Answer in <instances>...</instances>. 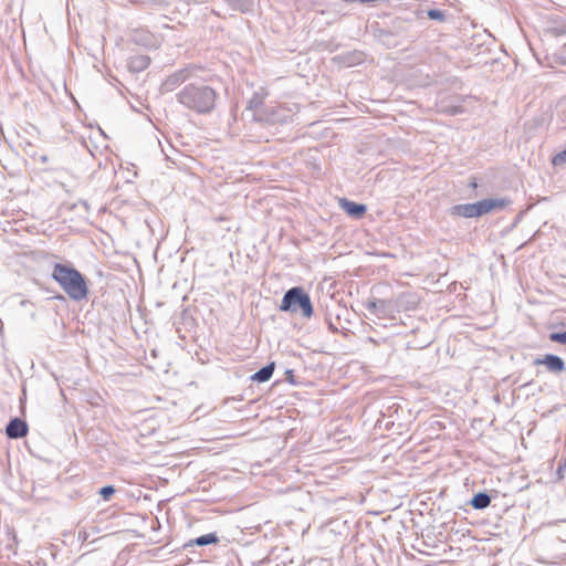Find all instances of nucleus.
I'll return each mask as SVG.
<instances>
[{
    "mask_svg": "<svg viewBox=\"0 0 566 566\" xmlns=\"http://www.w3.org/2000/svg\"><path fill=\"white\" fill-rule=\"evenodd\" d=\"M2 133V129L0 128V134Z\"/></svg>",
    "mask_w": 566,
    "mask_h": 566,
    "instance_id": "28",
    "label": "nucleus"
},
{
    "mask_svg": "<svg viewBox=\"0 0 566 566\" xmlns=\"http://www.w3.org/2000/svg\"><path fill=\"white\" fill-rule=\"evenodd\" d=\"M280 310L293 314L301 312L305 318H310L314 313L311 297L301 286H294L285 292Z\"/></svg>",
    "mask_w": 566,
    "mask_h": 566,
    "instance_id": "4",
    "label": "nucleus"
},
{
    "mask_svg": "<svg viewBox=\"0 0 566 566\" xmlns=\"http://www.w3.org/2000/svg\"><path fill=\"white\" fill-rule=\"evenodd\" d=\"M451 214L463 217V218L478 217L476 210H475V202L474 203L455 205L451 208Z\"/></svg>",
    "mask_w": 566,
    "mask_h": 566,
    "instance_id": "13",
    "label": "nucleus"
},
{
    "mask_svg": "<svg viewBox=\"0 0 566 566\" xmlns=\"http://www.w3.org/2000/svg\"><path fill=\"white\" fill-rule=\"evenodd\" d=\"M132 41L137 45L148 49H157L159 46V39L147 30L137 29L132 33Z\"/></svg>",
    "mask_w": 566,
    "mask_h": 566,
    "instance_id": "8",
    "label": "nucleus"
},
{
    "mask_svg": "<svg viewBox=\"0 0 566 566\" xmlns=\"http://www.w3.org/2000/svg\"><path fill=\"white\" fill-rule=\"evenodd\" d=\"M326 323H327L328 329L331 332H333V333H337L338 332V328L335 326V324L332 322V319L326 318Z\"/></svg>",
    "mask_w": 566,
    "mask_h": 566,
    "instance_id": "25",
    "label": "nucleus"
},
{
    "mask_svg": "<svg viewBox=\"0 0 566 566\" xmlns=\"http://www.w3.org/2000/svg\"><path fill=\"white\" fill-rule=\"evenodd\" d=\"M511 203L509 199L486 198L475 202L476 216L481 217L496 209H504Z\"/></svg>",
    "mask_w": 566,
    "mask_h": 566,
    "instance_id": "6",
    "label": "nucleus"
},
{
    "mask_svg": "<svg viewBox=\"0 0 566 566\" xmlns=\"http://www.w3.org/2000/svg\"><path fill=\"white\" fill-rule=\"evenodd\" d=\"M6 433L10 439L23 438L28 433V424L20 418H13L7 424Z\"/></svg>",
    "mask_w": 566,
    "mask_h": 566,
    "instance_id": "10",
    "label": "nucleus"
},
{
    "mask_svg": "<svg viewBox=\"0 0 566 566\" xmlns=\"http://www.w3.org/2000/svg\"><path fill=\"white\" fill-rule=\"evenodd\" d=\"M565 472H566V459H565V462L563 464H560L556 471L557 481H560L564 479Z\"/></svg>",
    "mask_w": 566,
    "mask_h": 566,
    "instance_id": "23",
    "label": "nucleus"
},
{
    "mask_svg": "<svg viewBox=\"0 0 566 566\" xmlns=\"http://www.w3.org/2000/svg\"><path fill=\"white\" fill-rule=\"evenodd\" d=\"M314 4H316L317 7H319L322 4L321 1H317V2H314Z\"/></svg>",
    "mask_w": 566,
    "mask_h": 566,
    "instance_id": "27",
    "label": "nucleus"
},
{
    "mask_svg": "<svg viewBox=\"0 0 566 566\" xmlns=\"http://www.w3.org/2000/svg\"><path fill=\"white\" fill-rule=\"evenodd\" d=\"M286 375H287V379L290 380V382L293 384L294 382V380H293V370H287Z\"/></svg>",
    "mask_w": 566,
    "mask_h": 566,
    "instance_id": "26",
    "label": "nucleus"
},
{
    "mask_svg": "<svg viewBox=\"0 0 566 566\" xmlns=\"http://www.w3.org/2000/svg\"><path fill=\"white\" fill-rule=\"evenodd\" d=\"M388 304H389V302H386L384 300H374L368 303L367 308L375 313H377V312L386 313Z\"/></svg>",
    "mask_w": 566,
    "mask_h": 566,
    "instance_id": "17",
    "label": "nucleus"
},
{
    "mask_svg": "<svg viewBox=\"0 0 566 566\" xmlns=\"http://www.w3.org/2000/svg\"><path fill=\"white\" fill-rule=\"evenodd\" d=\"M552 163L554 166H560V165L565 164L566 163V148L563 151L556 154L553 157Z\"/></svg>",
    "mask_w": 566,
    "mask_h": 566,
    "instance_id": "22",
    "label": "nucleus"
},
{
    "mask_svg": "<svg viewBox=\"0 0 566 566\" xmlns=\"http://www.w3.org/2000/svg\"><path fill=\"white\" fill-rule=\"evenodd\" d=\"M116 490L113 485H105L101 488L99 495L103 497L104 501H109L111 497L115 494Z\"/></svg>",
    "mask_w": 566,
    "mask_h": 566,
    "instance_id": "19",
    "label": "nucleus"
},
{
    "mask_svg": "<svg viewBox=\"0 0 566 566\" xmlns=\"http://www.w3.org/2000/svg\"><path fill=\"white\" fill-rule=\"evenodd\" d=\"M339 203L340 207L345 210V212L355 219L363 218L367 211V207L365 205L357 203L345 198L340 199Z\"/></svg>",
    "mask_w": 566,
    "mask_h": 566,
    "instance_id": "11",
    "label": "nucleus"
},
{
    "mask_svg": "<svg viewBox=\"0 0 566 566\" xmlns=\"http://www.w3.org/2000/svg\"><path fill=\"white\" fill-rule=\"evenodd\" d=\"M192 73V67L188 66L181 70H178L174 72L172 74L168 75L166 80L161 83V91L163 92H172L176 90L179 85H181L184 82L190 78Z\"/></svg>",
    "mask_w": 566,
    "mask_h": 566,
    "instance_id": "5",
    "label": "nucleus"
},
{
    "mask_svg": "<svg viewBox=\"0 0 566 566\" xmlns=\"http://www.w3.org/2000/svg\"><path fill=\"white\" fill-rule=\"evenodd\" d=\"M217 543H219L218 535L216 533H209L206 535H201L195 539H190L188 543H186L184 545V548H187V547L193 546V545L206 546V545H211V544H217Z\"/></svg>",
    "mask_w": 566,
    "mask_h": 566,
    "instance_id": "14",
    "label": "nucleus"
},
{
    "mask_svg": "<svg viewBox=\"0 0 566 566\" xmlns=\"http://www.w3.org/2000/svg\"><path fill=\"white\" fill-rule=\"evenodd\" d=\"M254 122L263 125L284 124L290 118L287 111L279 105H264L261 99L253 97L247 107Z\"/></svg>",
    "mask_w": 566,
    "mask_h": 566,
    "instance_id": "3",
    "label": "nucleus"
},
{
    "mask_svg": "<svg viewBox=\"0 0 566 566\" xmlns=\"http://www.w3.org/2000/svg\"><path fill=\"white\" fill-rule=\"evenodd\" d=\"M428 17L432 20L444 21V11L438 9H431L427 12Z\"/></svg>",
    "mask_w": 566,
    "mask_h": 566,
    "instance_id": "20",
    "label": "nucleus"
},
{
    "mask_svg": "<svg viewBox=\"0 0 566 566\" xmlns=\"http://www.w3.org/2000/svg\"><path fill=\"white\" fill-rule=\"evenodd\" d=\"M391 302H394V307L398 312L413 311L417 308L419 304V297L413 292H403L397 295V297L394 301H389V303Z\"/></svg>",
    "mask_w": 566,
    "mask_h": 566,
    "instance_id": "7",
    "label": "nucleus"
},
{
    "mask_svg": "<svg viewBox=\"0 0 566 566\" xmlns=\"http://www.w3.org/2000/svg\"><path fill=\"white\" fill-rule=\"evenodd\" d=\"M150 64V57L148 55H135L129 57L127 61V67L133 73H139L146 70Z\"/></svg>",
    "mask_w": 566,
    "mask_h": 566,
    "instance_id": "12",
    "label": "nucleus"
},
{
    "mask_svg": "<svg viewBox=\"0 0 566 566\" xmlns=\"http://www.w3.org/2000/svg\"><path fill=\"white\" fill-rule=\"evenodd\" d=\"M491 503V496L486 492H479L473 495L470 504L475 510L486 509Z\"/></svg>",
    "mask_w": 566,
    "mask_h": 566,
    "instance_id": "16",
    "label": "nucleus"
},
{
    "mask_svg": "<svg viewBox=\"0 0 566 566\" xmlns=\"http://www.w3.org/2000/svg\"><path fill=\"white\" fill-rule=\"evenodd\" d=\"M233 3L235 4L234 8H238L241 11H247V10H249L248 6L251 4L252 2H233Z\"/></svg>",
    "mask_w": 566,
    "mask_h": 566,
    "instance_id": "24",
    "label": "nucleus"
},
{
    "mask_svg": "<svg viewBox=\"0 0 566 566\" xmlns=\"http://www.w3.org/2000/svg\"><path fill=\"white\" fill-rule=\"evenodd\" d=\"M534 365H545L547 369L552 373H562L565 370V363L564 360L554 354H547L543 358H536L534 360Z\"/></svg>",
    "mask_w": 566,
    "mask_h": 566,
    "instance_id": "9",
    "label": "nucleus"
},
{
    "mask_svg": "<svg viewBox=\"0 0 566 566\" xmlns=\"http://www.w3.org/2000/svg\"><path fill=\"white\" fill-rule=\"evenodd\" d=\"M274 368H275V364L270 363L266 366L262 367L256 373H254L251 376V379L253 381H258V382H265V381L270 380V378L272 377Z\"/></svg>",
    "mask_w": 566,
    "mask_h": 566,
    "instance_id": "15",
    "label": "nucleus"
},
{
    "mask_svg": "<svg viewBox=\"0 0 566 566\" xmlns=\"http://www.w3.org/2000/svg\"><path fill=\"white\" fill-rule=\"evenodd\" d=\"M52 279L59 283L64 293L73 301H82L88 294L84 275L70 264L55 263Z\"/></svg>",
    "mask_w": 566,
    "mask_h": 566,
    "instance_id": "2",
    "label": "nucleus"
},
{
    "mask_svg": "<svg viewBox=\"0 0 566 566\" xmlns=\"http://www.w3.org/2000/svg\"><path fill=\"white\" fill-rule=\"evenodd\" d=\"M382 43L388 46H398L400 43L396 40V35L390 31H382L380 33Z\"/></svg>",
    "mask_w": 566,
    "mask_h": 566,
    "instance_id": "18",
    "label": "nucleus"
},
{
    "mask_svg": "<svg viewBox=\"0 0 566 566\" xmlns=\"http://www.w3.org/2000/svg\"><path fill=\"white\" fill-rule=\"evenodd\" d=\"M401 31L405 32V40L406 42L408 43H412L416 41V39L418 38L417 33L416 32H410V25L407 24L406 28H401Z\"/></svg>",
    "mask_w": 566,
    "mask_h": 566,
    "instance_id": "21",
    "label": "nucleus"
},
{
    "mask_svg": "<svg viewBox=\"0 0 566 566\" xmlns=\"http://www.w3.org/2000/svg\"><path fill=\"white\" fill-rule=\"evenodd\" d=\"M177 99L192 112L208 114L216 106L217 93L208 85L190 83L177 94Z\"/></svg>",
    "mask_w": 566,
    "mask_h": 566,
    "instance_id": "1",
    "label": "nucleus"
}]
</instances>
